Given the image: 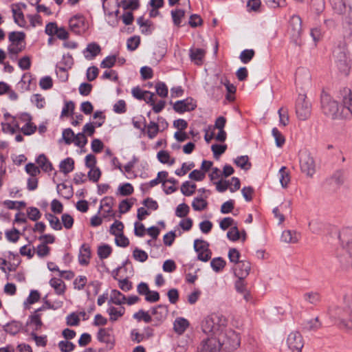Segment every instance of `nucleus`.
Instances as JSON below:
<instances>
[{
    "label": "nucleus",
    "instance_id": "obj_1",
    "mask_svg": "<svg viewBox=\"0 0 352 352\" xmlns=\"http://www.w3.org/2000/svg\"><path fill=\"white\" fill-rule=\"evenodd\" d=\"M329 314L340 328L352 329V296H346L344 298L343 307L331 309Z\"/></svg>",
    "mask_w": 352,
    "mask_h": 352
},
{
    "label": "nucleus",
    "instance_id": "obj_2",
    "mask_svg": "<svg viewBox=\"0 0 352 352\" xmlns=\"http://www.w3.org/2000/svg\"><path fill=\"white\" fill-rule=\"evenodd\" d=\"M226 318L219 314H212L206 316L201 323L203 331L212 338H217L226 328Z\"/></svg>",
    "mask_w": 352,
    "mask_h": 352
},
{
    "label": "nucleus",
    "instance_id": "obj_3",
    "mask_svg": "<svg viewBox=\"0 0 352 352\" xmlns=\"http://www.w3.org/2000/svg\"><path fill=\"white\" fill-rule=\"evenodd\" d=\"M321 111L328 118L331 120H342L343 110L342 104L335 100L329 95L323 94L321 96Z\"/></svg>",
    "mask_w": 352,
    "mask_h": 352
},
{
    "label": "nucleus",
    "instance_id": "obj_4",
    "mask_svg": "<svg viewBox=\"0 0 352 352\" xmlns=\"http://www.w3.org/2000/svg\"><path fill=\"white\" fill-rule=\"evenodd\" d=\"M220 347L224 346L228 350H233L240 345V337L238 333L230 329H225L219 336L216 338Z\"/></svg>",
    "mask_w": 352,
    "mask_h": 352
},
{
    "label": "nucleus",
    "instance_id": "obj_5",
    "mask_svg": "<svg viewBox=\"0 0 352 352\" xmlns=\"http://www.w3.org/2000/svg\"><path fill=\"white\" fill-rule=\"evenodd\" d=\"M334 61L339 71L344 74H348L350 69V58L347 49L345 46H338L333 52Z\"/></svg>",
    "mask_w": 352,
    "mask_h": 352
},
{
    "label": "nucleus",
    "instance_id": "obj_6",
    "mask_svg": "<svg viewBox=\"0 0 352 352\" xmlns=\"http://www.w3.org/2000/svg\"><path fill=\"white\" fill-rule=\"evenodd\" d=\"M25 36L23 32H12L9 34L8 39L10 44L8 50L11 59L16 58L17 54L24 49Z\"/></svg>",
    "mask_w": 352,
    "mask_h": 352
},
{
    "label": "nucleus",
    "instance_id": "obj_7",
    "mask_svg": "<svg viewBox=\"0 0 352 352\" xmlns=\"http://www.w3.org/2000/svg\"><path fill=\"white\" fill-rule=\"evenodd\" d=\"M46 311V307L42 306L36 309L31 315L29 316L25 325V332L30 333H35L40 331L43 327L42 318L44 312Z\"/></svg>",
    "mask_w": 352,
    "mask_h": 352
},
{
    "label": "nucleus",
    "instance_id": "obj_8",
    "mask_svg": "<svg viewBox=\"0 0 352 352\" xmlns=\"http://www.w3.org/2000/svg\"><path fill=\"white\" fill-rule=\"evenodd\" d=\"M299 164L302 173L307 177H312L316 173L315 160L311 153L307 150L299 152Z\"/></svg>",
    "mask_w": 352,
    "mask_h": 352
},
{
    "label": "nucleus",
    "instance_id": "obj_9",
    "mask_svg": "<svg viewBox=\"0 0 352 352\" xmlns=\"http://www.w3.org/2000/svg\"><path fill=\"white\" fill-rule=\"evenodd\" d=\"M339 239L342 247V253L338 255L341 262V258L348 256V252H352V228H344L339 233Z\"/></svg>",
    "mask_w": 352,
    "mask_h": 352
},
{
    "label": "nucleus",
    "instance_id": "obj_10",
    "mask_svg": "<svg viewBox=\"0 0 352 352\" xmlns=\"http://www.w3.org/2000/svg\"><path fill=\"white\" fill-rule=\"evenodd\" d=\"M296 113L300 120H307L311 113V105L305 95H299L296 104Z\"/></svg>",
    "mask_w": 352,
    "mask_h": 352
},
{
    "label": "nucleus",
    "instance_id": "obj_11",
    "mask_svg": "<svg viewBox=\"0 0 352 352\" xmlns=\"http://www.w3.org/2000/svg\"><path fill=\"white\" fill-rule=\"evenodd\" d=\"M194 250L197 253L198 260L207 262L212 256L209 249V243L203 239H195L194 241Z\"/></svg>",
    "mask_w": 352,
    "mask_h": 352
},
{
    "label": "nucleus",
    "instance_id": "obj_12",
    "mask_svg": "<svg viewBox=\"0 0 352 352\" xmlns=\"http://www.w3.org/2000/svg\"><path fill=\"white\" fill-rule=\"evenodd\" d=\"M197 107L196 102L192 98H187L175 102L173 109L176 112L184 113L194 110Z\"/></svg>",
    "mask_w": 352,
    "mask_h": 352
},
{
    "label": "nucleus",
    "instance_id": "obj_13",
    "mask_svg": "<svg viewBox=\"0 0 352 352\" xmlns=\"http://www.w3.org/2000/svg\"><path fill=\"white\" fill-rule=\"evenodd\" d=\"M289 31L292 37L296 42L302 33V20L298 15H293L290 19Z\"/></svg>",
    "mask_w": 352,
    "mask_h": 352
},
{
    "label": "nucleus",
    "instance_id": "obj_14",
    "mask_svg": "<svg viewBox=\"0 0 352 352\" xmlns=\"http://www.w3.org/2000/svg\"><path fill=\"white\" fill-rule=\"evenodd\" d=\"M342 35L344 39L352 37V8L349 6L348 13L342 19Z\"/></svg>",
    "mask_w": 352,
    "mask_h": 352
},
{
    "label": "nucleus",
    "instance_id": "obj_15",
    "mask_svg": "<svg viewBox=\"0 0 352 352\" xmlns=\"http://www.w3.org/2000/svg\"><path fill=\"white\" fill-rule=\"evenodd\" d=\"M70 30L76 34H80L85 30V19L82 15H76L69 21Z\"/></svg>",
    "mask_w": 352,
    "mask_h": 352
},
{
    "label": "nucleus",
    "instance_id": "obj_16",
    "mask_svg": "<svg viewBox=\"0 0 352 352\" xmlns=\"http://www.w3.org/2000/svg\"><path fill=\"white\" fill-rule=\"evenodd\" d=\"M220 344L216 338H208L201 342L199 352H220Z\"/></svg>",
    "mask_w": 352,
    "mask_h": 352
},
{
    "label": "nucleus",
    "instance_id": "obj_17",
    "mask_svg": "<svg viewBox=\"0 0 352 352\" xmlns=\"http://www.w3.org/2000/svg\"><path fill=\"white\" fill-rule=\"evenodd\" d=\"M342 108L343 110L342 117H344V119H351L352 118V93L351 91L343 96Z\"/></svg>",
    "mask_w": 352,
    "mask_h": 352
},
{
    "label": "nucleus",
    "instance_id": "obj_18",
    "mask_svg": "<svg viewBox=\"0 0 352 352\" xmlns=\"http://www.w3.org/2000/svg\"><path fill=\"white\" fill-rule=\"evenodd\" d=\"M287 342L290 349H302L303 347L302 338L298 331L292 332L288 336Z\"/></svg>",
    "mask_w": 352,
    "mask_h": 352
},
{
    "label": "nucleus",
    "instance_id": "obj_19",
    "mask_svg": "<svg viewBox=\"0 0 352 352\" xmlns=\"http://www.w3.org/2000/svg\"><path fill=\"white\" fill-rule=\"evenodd\" d=\"M21 119L27 122L24 126L19 129L25 135H30L34 133L36 130V126L31 122L32 118L28 113L21 116Z\"/></svg>",
    "mask_w": 352,
    "mask_h": 352
},
{
    "label": "nucleus",
    "instance_id": "obj_20",
    "mask_svg": "<svg viewBox=\"0 0 352 352\" xmlns=\"http://www.w3.org/2000/svg\"><path fill=\"white\" fill-rule=\"evenodd\" d=\"M251 264L248 261H241L236 263L235 267V274L239 279L245 278L250 273Z\"/></svg>",
    "mask_w": 352,
    "mask_h": 352
},
{
    "label": "nucleus",
    "instance_id": "obj_21",
    "mask_svg": "<svg viewBox=\"0 0 352 352\" xmlns=\"http://www.w3.org/2000/svg\"><path fill=\"white\" fill-rule=\"evenodd\" d=\"M101 48L100 45L96 43H89L84 50L83 54L85 58L91 60L100 54Z\"/></svg>",
    "mask_w": 352,
    "mask_h": 352
},
{
    "label": "nucleus",
    "instance_id": "obj_22",
    "mask_svg": "<svg viewBox=\"0 0 352 352\" xmlns=\"http://www.w3.org/2000/svg\"><path fill=\"white\" fill-rule=\"evenodd\" d=\"M107 312L109 316V320L111 322H114L124 316L125 308L124 307L117 308L113 306H109L107 309Z\"/></svg>",
    "mask_w": 352,
    "mask_h": 352
},
{
    "label": "nucleus",
    "instance_id": "obj_23",
    "mask_svg": "<svg viewBox=\"0 0 352 352\" xmlns=\"http://www.w3.org/2000/svg\"><path fill=\"white\" fill-rule=\"evenodd\" d=\"M91 257L90 248L87 244L82 245L78 255L79 263L82 265H87L89 263Z\"/></svg>",
    "mask_w": 352,
    "mask_h": 352
},
{
    "label": "nucleus",
    "instance_id": "obj_24",
    "mask_svg": "<svg viewBox=\"0 0 352 352\" xmlns=\"http://www.w3.org/2000/svg\"><path fill=\"white\" fill-rule=\"evenodd\" d=\"M189 322L184 318L179 317L175 319L173 323V329L175 333L182 335L189 327Z\"/></svg>",
    "mask_w": 352,
    "mask_h": 352
},
{
    "label": "nucleus",
    "instance_id": "obj_25",
    "mask_svg": "<svg viewBox=\"0 0 352 352\" xmlns=\"http://www.w3.org/2000/svg\"><path fill=\"white\" fill-rule=\"evenodd\" d=\"M333 10L338 14H346L349 11V5H346V0H331Z\"/></svg>",
    "mask_w": 352,
    "mask_h": 352
},
{
    "label": "nucleus",
    "instance_id": "obj_26",
    "mask_svg": "<svg viewBox=\"0 0 352 352\" xmlns=\"http://www.w3.org/2000/svg\"><path fill=\"white\" fill-rule=\"evenodd\" d=\"M152 314L155 316V319L158 322H161L167 316L168 314V308L165 305H158L156 307H154L151 310Z\"/></svg>",
    "mask_w": 352,
    "mask_h": 352
},
{
    "label": "nucleus",
    "instance_id": "obj_27",
    "mask_svg": "<svg viewBox=\"0 0 352 352\" xmlns=\"http://www.w3.org/2000/svg\"><path fill=\"white\" fill-rule=\"evenodd\" d=\"M290 211V204H281L279 207L273 209L274 217L278 219V223H282L285 221L284 212Z\"/></svg>",
    "mask_w": 352,
    "mask_h": 352
},
{
    "label": "nucleus",
    "instance_id": "obj_28",
    "mask_svg": "<svg viewBox=\"0 0 352 352\" xmlns=\"http://www.w3.org/2000/svg\"><path fill=\"white\" fill-rule=\"evenodd\" d=\"M206 54V51L203 49L195 48L190 50V56L191 60L197 65H201L203 58Z\"/></svg>",
    "mask_w": 352,
    "mask_h": 352
},
{
    "label": "nucleus",
    "instance_id": "obj_29",
    "mask_svg": "<svg viewBox=\"0 0 352 352\" xmlns=\"http://www.w3.org/2000/svg\"><path fill=\"white\" fill-rule=\"evenodd\" d=\"M50 285L54 289L56 294L58 295H62L65 292V284L60 278H51L50 280Z\"/></svg>",
    "mask_w": 352,
    "mask_h": 352
},
{
    "label": "nucleus",
    "instance_id": "obj_30",
    "mask_svg": "<svg viewBox=\"0 0 352 352\" xmlns=\"http://www.w3.org/2000/svg\"><path fill=\"white\" fill-rule=\"evenodd\" d=\"M59 168L60 171L63 173L65 175L71 173L74 168V160L71 157H67L60 162Z\"/></svg>",
    "mask_w": 352,
    "mask_h": 352
},
{
    "label": "nucleus",
    "instance_id": "obj_31",
    "mask_svg": "<svg viewBox=\"0 0 352 352\" xmlns=\"http://www.w3.org/2000/svg\"><path fill=\"white\" fill-rule=\"evenodd\" d=\"M281 241L287 243H295L298 241V234L295 231L285 230L282 233Z\"/></svg>",
    "mask_w": 352,
    "mask_h": 352
},
{
    "label": "nucleus",
    "instance_id": "obj_32",
    "mask_svg": "<svg viewBox=\"0 0 352 352\" xmlns=\"http://www.w3.org/2000/svg\"><path fill=\"white\" fill-rule=\"evenodd\" d=\"M207 196L204 198L202 196L195 197L192 202V207L195 211H201L208 206L206 201Z\"/></svg>",
    "mask_w": 352,
    "mask_h": 352
},
{
    "label": "nucleus",
    "instance_id": "obj_33",
    "mask_svg": "<svg viewBox=\"0 0 352 352\" xmlns=\"http://www.w3.org/2000/svg\"><path fill=\"white\" fill-rule=\"evenodd\" d=\"M126 300V296L124 294H122L120 291L116 289H113L111 291L110 302H111L112 303L117 305H121L125 303Z\"/></svg>",
    "mask_w": 352,
    "mask_h": 352
},
{
    "label": "nucleus",
    "instance_id": "obj_34",
    "mask_svg": "<svg viewBox=\"0 0 352 352\" xmlns=\"http://www.w3.org/2000/svg\"><path fill=\"white\" fill-rule=\"evenodd\" d=\"M279 181L283 188L287 187L290 182L289 173L285 166H282L278 171Z\"/></svg>",
    "mask_w": 352,
    "mask_h": 352
},
{
    "label": "nucleus",
    "instance_id": "obj_35",
    "mask_svg": "<svg viewBox=\"0 0 352 352\" xmlns=\"http://www.w3.org/2000/svg\"><path fill=\"white\" fill-rule=\"evenodd\" d=\"M36 163L38 164V166L45 172L51 171L52 169V164L43 154L38 155L36 159Z\"/></svg>",
    "mask_w": 352,
    "mask_h": 352
},
{
    "label": "nucleus",
    "instance_id": "obj_36",
    "mask_svg": "<svg viewBox=\"0 0 352 352\" xmlns=\"http://www.w3.org/2000/svg\"><path fill=\"white\" fill-rule=\"evenodd\" d=\"M21 329L22 324L17 321H12L11 322L8 323L4 327L5 331L10 335L16 334Z\"/></svg>",
    "mask_w": 352,
    "mask_h": 352
},
{
    "label": "nucleus",
    "instance_id": "obj_37",
    "mask_svg": "<svg viewBox=\"0 0 352 352\" xmlns=\"http://www.w3.org/2000/svg\"><path fill=\"white\" fill-rule=\"evenodd\" d=\"M119 5L124 10H135L140 8V0H122Z\"/></svg>",
    "mask_w": 352,
    "mask_h": 352
},
{
    "label": "nucleus",
    "instance_id": "obj_38",
    "mask_svg": "<svg viewBox=\"0 0 352 352\" xmlns=\"http://www.w3.org/2000/svg\"><path fill=\"white\" fill-rule=\"evenodd\" d=\"M226 264V261L221 257L214 258L210 261V266L216 272L222 271L225 267Z\"/></svg>",
    "mask_w": 352,
    "mask_h": 352
},
{
    "label": "nucleus",
    "instance_id": "obj_39",
    "mask_svg": "<svg viewBox=\"0 0 352 352\" xmlns=\"http://www.w3.org/2000/svg\"><path fill=\"white\" fill-rule=\"evenodd\" d=\"M310 74L309 71L305 69H298L296 73V82L300 83L309 82L310 80Z\"/></svg>",
    "mask_w": 352,
    "mask_h": 352
},
{
    "label": "nucleus",
    "instance_id": "obj_40",
    "mask_svg": "<svg viewBox=\"0 0 352 352\" xmlns=\"http://www.w3.org/2000/svg\"><path fill=\"white\" fill-rule=\"evenodd\" d=\"M13 18L14 22L21 27H23L25 25V20L24 15L20 8H12Z\"/></svg>",
    "mask_w": 352,
    "mask_h": 352
},
{
    "label": "nucleus",
    "instance_id": "obj_41",
    "mask_svg": "<svg viewBox=\"0 0 352 352\" xmlns=\"http://www.w3.org/2000/svg\"><path fill=\"white\" fill-rule=\"evenodd\" d=\"M236 166L244 170H248L251 167V163L249 162L248 155H242L237 157L234 160Z\"/></svg>",
    "mask_w": 352,
    "mask_h": 352
},
{
    "label": "nucleus",
    "instance_id": "obj_42",
    "mask_svg": "<svg viewBox=\"0 0 352 352\" xmlns=\"http://www.w3.org/2000/svg\"><path fill=\"white\" fill-rule=\"evenodd\" d=\"M45 217L48 220L52 229L56 230H60L62 229V225L57 217L52 214L47 213L45 214Z\"/></svg>",
    "mask_w": 352,
    "mask_h": 352
},
{
    "label": "nucleus",
    "instance_id": "obj_43",
    "mask_svg": "<svg viewBox=\"0 0 352 352\" xmlns=\"http://www.w3.org/2000/svg\"><path fill=\"white\" fill-rule=\"evenodd\" d=\"M330 182L331 184L336 186L337 187L340 186L344 184V175L342 171H336L331 177Z\"/></svg>",
    "mask_w": 352,
    "mask_h": 352
},
{
    "label": "nucleus",
    "instance_id": "obj_44",
    "mask_svg": "<svg viewBox=\"0 0 352 352\" xmlns=\"http://www.w3.org/2000/svg\"><path fill=\"white\" fill-rule=\"evenodd\" d=\"M157 156L158 160L162 164L173 165L175 163V159H170V154L166 151H159Z\"/></svg>",
    "mask_w": 352,
    "mask_h": 352
},
{
    "label": "nucleus",
    "instance_id": "obj_45",
    "mask_svg": "<svg viewBox=\"0 0 352 352\" xmlns=\"http://www.w3.org/2000/svg\"><path fill=\"white\" fill-rule=\"evenodd\" d=\"M195 188V184H190L189 182L186 181L182 184L181 186V192L185 196H190L194 194Z\"/></svg>",
    "mask_w": 352,
    "mask_h": 352
},
{
    "label": "nucleus",
    "instance_id": "obj_46",
    "mask_svg": "<svg viewBox=\"0 0 352 352\" xmlns=\"http://www.w3.org/2000/svg\"><path fill=\"white\" fill-rule=\"evenodd\" d=\"M185 12L182 9H177L171 11V16L173 18V23L179 27L182 23V19L184 17Z\"/></svg>",
    "mask_w": 352,
    "mask_h": 352
},
{
    "label": "nucleus",
    "instance_id": "obj_47",
    "mask_svg": "<svg viewBox=\"0 0 352 352\" xmlns=\"http://www.w3.org/2000/svg\"><path fill=\"white\" fill-rule=\"evenodd\" d=\"M147 135L150 139H153L159 132V124L153 121H151L147 126Z\"/></svg>",
    "mask_w": 352,
    "mask_h": 352
},
{
    "label": "nucleus",
    "instance_id": "obj_48",
    "mask_svg": "<svg viewBox=\"0 0 352 352\" xmlns=\"http://www.w3.org/2000/svg\"><path fill=\"white\" fill-rule=\"evenodd\" d=\"M133 317L138 322L143 320L145 322L148 323L152 320L151 316L148 314V313L142 309H140L138 312L135 313Z\"/></svg>",
    "mask_w": 352,
    "mask_h": 352
},
{
    "label": "nucleus",
    "instance_id": "obj_49",
    "mask_svg": "<svg viewBox=\"0 0 352 352\" xmlns=\"http://www.w3.org/2000/svg\"><path fill=\"white\" fill-rule=\"evenodd\" d=\"M189 212V206L186 204L182 203L177 206L175 210V215L178 217L183 218L186 217Z\"/></svg>",
    "mask_w": 352,
    "mask_h": 352
},
{
    "label": "nucleus",
    "instance_id": "obj_50",
    "mask_svg": "<svg viewBox=\"0 0 352 352\" xmlns=\"http://www.w3.org/2000/svg\"><path fill=\"white\" fill-rule=\"evenodd\" d=\"M254 54V51L252 49L245 50L241 52L239 58L243 63L247 64L252 59Z\"/></svg>",
    "mask_w": 352,
    "mask_h": 352
},
{
    "label": "nucleus",
    "instance_id": "obj_51",
    "mask_svg": "<svg viewBox=\"0 0 352 352\" xmlns=\"http://www.w3.org/2000/svg\"><path fill=\"white\" fill-rule=\"evenodd\" d=\"M140 43V38L138 36H134L127 39L126 47L129 51L135 50Z\"/></svg>",
    "mask_w": 352,
    "mask_h": 352
},
{
    "label": "nucleus",
    "instance_id": "obj_52",
    "mask_svg": "<svg viewBox=\"0 0 352 352\" xmlns=\"http://www.w3.org/2000/svg\"><path fill=\"white\" fill-rule=\"evenodd\" d=\"M6 239L12 243H16L19 239L20 232L14 228L12 230H7L5 233Z\"/></svg>",
    "mask_w": 352,
    "mask_h": 352
},
{
    "label": "nucleus",
    "instance_id": "obj_53",
    "mask_svg": "<svg viewBox=\"0 0 352 352\" xmlns=\"http://www.w3.org/2000/svg\"><path fill=\"white\" fill-rule=\"evenodd\" d=\"M273 137L274 138L276 145L278 147H281L285 142L283 135L278 130L277 128H273L272 131Z\"/></svg>",
    "mask_w": 352,
    "mask_h": 352
},
{
    "label": "nucleus",
    "instance_id": "obj_54",
    "mask_svg": "<svg viewBox=\"0 0 352 352\" xmlns=\"http://www.w3.org/2000/svg\"><path fill=\"white\" fill-rule=\"evenodd\" d=\"M304 298L306 301L312 305L318 304L320 300V296L318 292H309L304 295Z\"/></svg>",
    "mask_w": 352,
    "mask_h": 352
},
{
    "label": "nucleus",
    "instance_id": "obj_55",
    "mask_svg": "<svg viewBox=\"0 0 352 352\" xmlns=\"http://www.w3.org/2000/svg\"><path fill=\"white\" fill-rule=\"evenodd\" d=\"M311 7L314 12L317 14H321L324 10V0H311Z\"/></svg>",
    "mask_w": 352,
    "mask_h": 352
},
{
    "label": "nucleus",
    "instance_id": "obj_56",
    "mask_svg": "<svg viewBox=\"0 0 352 352\" xmlns=\"http://www.w3.org/2000/svg\"><path fill=\"white\" fill-rule=\"evenodd\" d=\"M74 137L75 134L74 131L69 128L64 129L62 133V138L66 144H72Z\"/></svg>",
    "mask_w": 352,
    "mask_h": 352
},
{
    "label": "nucleus",
    "instance_id": "obj_57",
    "mask_svg": "<svg viewBox=\"0 0 352 352\" xmlns=\"http://www.w3.org/2000/svg\"><path fill=\"white\" fill-rule=\"evenodd\" d=\"M74 144L78 147L82 148L87 143V139L83 133H78L75 135L74 139L73 140Z\"/></svg>",
    "mask_w": 352,
    "mask_h": 352
},
{
    "label": "nucleus",
    "instance_id": "obj_58",
    "mask_svg": "<svg viewBox=\"0 0 352 352\" xmlns=\"http://www.w3.org/2000/svg\"><path fill=\"white\" fill-rule=\"evenodd\" d=\"M321 323L318 321V318H316L307 321L304 326V328L307 331H315L320 328Z\"/></svg>",
    "mask_w": 352,
    "mask_h": 352
},
{
    "label": "nucleus",
    "instance_id": "obj_59",
    "mask_svg": "<svg viewBox=\"0 0 352 352\" xmlns=\"http://www.w3.org/2000/svg\"><path fill=\"white\" fill-rule=\"evenodd\" d=\"M89 169L90 170L87 173L89 180L93 182H97L101 176V171L100 168L96 166Z\"/></svg>",
    "mask_w": 352,
    "mask_h": 352
},
{
    "label": "nucleus",
    "instance_id": "obj_60",
    "mask_svg": "<svg viewBox=\"0 0 352 352\" xmlns=\"http://www.w3.org/2000/svg\"><path fill=\"white\" fill-rule=\"evenodd\" d=\"M87 282V278L85 276H78L74 280V287L77 290H82Z\"/></svg>",
    "mask_w": 352,
    "mask_h": 352
},
{
    "label": "nucleus",
    "instance_id": "obj_61",
    "mask_svg": "<svg viewBox=\"0 0 352 352\" xmlns=\"http://www.w3.org/2000/svg\"><path fill=\"white\" fill-rule=\"evenodd\" d=\"M133 256L136 261L142 263L146 261L148 258L147 253L145 251L138 248H135L133 250Z\"/></svg>",
    "mask_w": 352,
    "mask_h": 352
},
{
    "label": "nucleus",
    "instance_id": "obj_62",
    "mask_svg": "<svg viewBox=\"0 0 352 352\" xmlns=\"http://www.w3.org/2000/svg\"><path fill=\"white\" fill-rule=\"evenodd\" d=\"M74 103L72 101H67L61 111L62 117H67L72 114L74 110Z\"/></svg>",
    "mask_w": 352,
    "mask_h": 352
},
{
    "label": "nucleus",
    "instance_id": "obj_63",
    "mask_svg": "<svg viewBox=\"0 0 352 352\" xmlns=\"http://www.w3.org/2000/svg\"><path fill=\"white\" fill-rule=\"evenodd\" d=\"M58 345L62 352H71L75 347V345L72 342L67 340L60 341Z\"/></svg>",
    "mask_w": 352,
    "mask_h": 352
},
{
    "label": "nucleus",
    "instance_id": "obj_64",
    "mask_svg": "<svg viewBox=\"0 0 352 352\" xmlns=\"http://www.w3.org/2000/svg\"><path fill=\"white\" fill-rule=\"evenodd\" d=\"M111 253V248L108 245L100 246L98 250V256L101 259L107 258Z\"/></svg>",
    "mask_w": 352,
    "mask_h": 352
}]
</instances>
